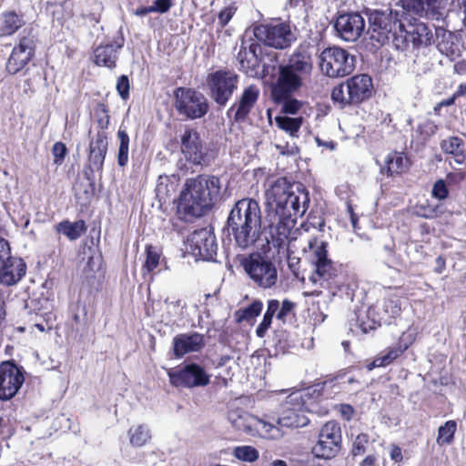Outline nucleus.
<instances>
[{"label": "nucleus", "instance_id": "1", "mask_svg": "<svg viewBox=\"0 0 466 466\" xmlns=\"http://www.w3.org/2000/svg\"><path fill=\"white\" fill-rule=\"evenodd\" d=\"M267 205L279 220L271 230L272 243L279 248V252L289 244L295 232L298 217L305 214L309 198L306 189L301 185L288 182L285 177H279L268 181L265 191Z\"/></svg>", "mask_w": 466, "mask_h": 466}, {"label": "nucleus", "instance_id": "2", "mask_svg": "<svg viewBox=\"0 0 466 466\" xmlns=\"http://www.w3.org/2000/svg\"><path fill=\"white\" fill-rule=\"evenodd\" d=\"M228 232L241 249L255 246L261 235V211L252 198L238 200L232 208L227 221Z\"/></svg>", "mask_w": 466, "mask_h": 466}, {"label": "nucleus", "instance_id": "3", "mask_svg": "<svg viewBox=\"0 0 466 466\" xmlns=\"http://www.w3.org/2000/svg\"><path fill=\"white\" fill-rule=\"evenodd\" d=\"M283 250L305 256L315 267L309 277V280L314 284L325 287V283L336 276L334 264L328 258L326 243L319 242L316 238L310 237L307 229L300 228L299 232H295V236Z\"/></svg>", "mask_w": 466, "mask_h": 466}, {"label": "nucleus", "instance_id": "4", "mask_svg": "<svg viewBox=\"0 0 466 466\" xmlns=\"http://www.w3.org/2000/svg\"><path fill=\"white\" fill-rule=\"evenodd\" d=\"M221 182L218 177L201 175L187 179L178 200V210L201 217L219 199Z\"/></svg>", "mask_w": 466, "mask_h": 466}, {"label": "nucleus", "instance_id": "5", "mask_svg": "<svg viewBox=\"0 0 466 466\" xmlns=\"http://www.w3.org/2000/svg\"><path fill=\"white\" fill-rule=\"evenodd\" d=\"M312 58L307 49L299 47L289 57L287 65L279 66V76L272 87L274 100L288 98L303 85V78L312 71Z\"/></svg>", "mask_w": 466, "mask_h": 466}, {"label": "nucleus", "instance_id": "6", "mask_svg": "<svg viewBox=\"0 0 466 466\" xmlns=\"http://www.w3.org/2000/svg\"><path fill=\"white\" fill-rule=\"evenodd\" d=\"M373 89L371 77L368 75H356L345 83L335 86L331 98L340 107L350 104H360L371 96Z\"/></svg>", "mask_w": 466, "mask_h": 466}, {"label": "nucleus", "instance_id": "7", "mask_svg": "<svg viewBox=\"0 0 466 466\" xmlns=\"http://www.w3.org/2000/svg\"><path fill=\"white\" fill-rule=\"evenodd\" d=\"M241 265L249 279L259 288L270 289L277 283V268L268 258L252 253L241 260Z\"/></svg>", "mask_w": 466, "mask_h": 466}, {"label": "nucleus", "instance_id": "8", "mask_svg": "<svg viewBox=\"0 0 466 466\" xmlns=\"http://www.w3.org/2000/svg\"><path fill=\"white\" fill-rule=\"evenodd\" d=\"M355 59L348 51L338 46L325 48L319 55V66L329 77H343L355 68Z\"/></svg>", "mask_w": 466, "mask_h": 466}, {"label": "nucleus", "instance_id": "9", "mask_svg": "<svg viewBox=\"0 0 466 466\" xmlns=\"http://www.w3.org/2000/svg\"><path fill=\"white\" fill-rule=\"evenodd\" d=\"M174 96L177 111L187 118H200L208 111L207 98L194 89L178 87L176 89Z\"/></svg>", "mask_w": 466, "mask_h": 466}, {"label": "nucleus", "instance_id": "10", "mask_svg": "<svg viewBox=\"0 0 466 466\" xmlns=\"http://www.w3.org/2000/svg\"><path fill=\"white\" fill-rule=\"evenodd\" d=\"M341 443V430L337 421L329 420L320 429L319 440L312 447V454L319 458L329 460L336 456Z\"/></svg>", "mask_w": 466, "mask_h": 466}, {"label": "nucleus", "instance_id": "11", "mask_svg": "<svg viewBox=\"0 0 466 466\" xmlns=\"http://www.w3.org/2000/svg\"><path fill=\"white\" fill-rule=\"evenodd\" d=\"M255 35L267 46L285 49L296 40L290 25L286 23L263 25L255 28Z\"/></svg>", "mask_w": 466, "mask_h": 466}, {"label": "nucleus", "instance_id": "12", "mask_svg": "<svg viewBox=\"0 0 466 466\" xmlns=\"http://www.w3.org/2000/svg\"><path fill=\"white\" fill-rule=\"evenodd\" d=\"M8 242L0 237V281L11 286L25 274V264L21 258L9 256Z\"/></svg>", "mask_w": 466, "mask_h": 466}, {"label": "nucleus", "instance_id": "13", "mask_svg": "<svg viewBox=\"0 0 466 466\" xmlns=\"http://www.w3.org/2000/svg\"><path fill=\"white\" fill-rule=\"evenodd\" d=\"M208 84L214 101L225 106L237 88L238 76L229 71H217L209 75Z\"/></svg>", "mask_w": 466, "mask_h": 466}, {"label": "nucleus", "instance_id": "14", "mask_svg": "<svg viewBox=\"0 0 466 466\" xmlns=\"http://www.w3.org/2000/svg\"><path fill=\"white\" fill-rule=\"evenodd\" d=\"M217 248L215 235L207 228L196 230L187 238V249L196 259H213Z\"/></svg>", "mask_w": 466, "mask_h": 466}, {"label": "nucleus", "instance_id": "15", "mask_svg": "<svg viewBox=\"0 0 466 466\" xmlns=\"http://www.w3.org/2000/svg\"><path fill=\"white\" fill-rule=\"evenodd\" d=\"M25 380L20 369L10 361L0 365V400L12 399L19 390Z\"/></svg>", "mask_w": 466, "mask_h": 466}, {"label": "nucleus", "instance_id": "16", "mask_svg": "<svg viewBox=\"0 0 466 466\" xmlns=\"http://www.w3.org/2000/svg\"><path fill=\"white\" fill-rule=\"evenodd\" d=\"M334 26L342 40L355 42L365 30V21L359 13H345L337 17Z\"/></svg>", "mask_w": 466, "mask_h": 466}, {"label": "nucleus", "instance_id": "17", "mask_svg": "<svg viewBox=\"0 0 466 466\" xmlns=\"http://www.w3.org/2000/svg\"><path fill=\"white\" fill-rule=\"evenodd\" d=\"M301 393L293 392L288 396L286 400V410L278 419L277 423L283 428L304 427L309 423V419L303 414Z\"/></svg>", "mask_w": 466, "mask_h": 466}, {"label": "nucleus", "instance_id": "18", "mask_svg": "<svg viewBox=\"0 0 466 466\" xmlns=\"http://www.w3.org/2000/svg\"><path fill=\"white\" fill-rule=\"evenodd\" d=\"M370 27L378 32L380 36L387 37V34H402L403 24L397 20V15L391 11L384 12L373 10L369 16Z\"/></svg>", "mask_w": 466, "mask_h": 466}, {"label": "nucleus", "instance_id": "19", "mask_svg": "<svg viewBox=\"0 0 466 466\" xmlns=\"http://www.w3.org/2000/svg\"><path fill=\"white\" fill-rule=\"evenodd\" d=\"M401 37L407 43H411L413 47L429 46L433 42L431 29L423 22L414 19L407 25H403L402 34H399L396 39Z\"/></svg>", "mask_w": 466, "mask_h": 466}, {"label": "nucleus", "instance_id": "20", "mask_svg": "<svg viewBox=\"0 0 466 466\" xmlns=\"http://www.w3.org/2000/svg\"><path fill=\"white\" fill-rule=\"evenodd\" d=\"M261 52L262 48L259 44L251 43L248 46L242 45L237 57L240 70L251 77L259 76L262 73Z\"/></svg>", "mask_w": 466, "mask_h": 466}, {"label": "nucleus", "instance_id": "21", "mask_svg": "<svg viewBox=\"0 0 466 466\" xmlns=\"http://www.w3.org/2000/svg\"><path fill=\"white\" fill-rule=\"evenodd\" d=\"M402 7L413 14L429 19L439 20L442 16L445 0H400Z\"/></svg>", "mask_w": 466, "mask_h": 466}, {"label": "nucleus", "instance_id": "22", "mask_svg": "<svg viewBox=\"0 0 466 466\" xmlns=\"http://www.w3.org/2000/svg\"><path fill=\"white\" fill-rule=\"evenodd\" d=\"M209 378L205 370L195 363L186 365L171 376L173 383L184 385L187 388L206 386L209 383Z\"/></svg>", "mask_w": 466, "mask_h": 466}, {"label": "nucleus", "instance_id": "23", "mask_svg": "<svg viewBox=\"0 0 466 466\" xmlns=\"http://www.w3.org/2000/svg\"><path fill=\"white\" fill-rule=\"evenodd\" d=\"M33 54L34 49L31 40L28 38L21 39L18 46L14 47L6 62V71L11 75L18 73L28 64Z\"/></svg>", "mask_w": 466, "mask_h": 466}, {"label": "nucleus", "instance_id": "24", "mask_svg": "<svg viewBox=\"0 0 466 466\" xmlns=\"http://www.w3.org/2000/svg\"><path fill=\"white\" fill-rule=\"evenodd\" d=\"M205 347L204 336L198 332L178 334L173 339V351L176 358L198 352Z\"/></svg>", "mask_w": 466, "mask_h": 466}, {"label": "nucleus", "instance_id": "25", "mask_svg": "<svg viewBox=\"0 0 466 466\" xmlns=\"http://www.w3.org/2000/svg\"><path fill=\"white\" fill-rule=\"evenodd\" d=\"M181 152L186 159L195 165L201 164L204 158L199 135L193 129L185 131L181 137Z\"/></svg>", "mask_w": 466, "mask_h": 466}, {"label": "nucleus", "instance_id": "26", "mask_svg": "<svg viewBox=\"0 0 466 466\" xmlns=\"http://www.w3.org/2000/svg\"><path fill=\"white\" fill-rule=\"evenodd\" d=\"M256 419V416L249 414L234 403L229 407L228 420L237 431H243L251 436Z\"/></svg>", "mask_w": 466, "mask_h": 466}, {"label": "nucleus", "instance_id": "27", "mask_svg": "<svg viewBox=\"0 0 466 466\" xmlns=\"http://www.w3.org/2000/svg\"><path fill=\"white\" fill-rule=\"evenodd\" d=\"M258 96L259 89L256 86L251 85L244 89L235 111L234 119L236 121L243 120L249 114Z\"/></svg>", "mask_w": 466, "mask_h": 466}, {"label": "nucleus", "instance_id": "28", "mask_svg": "<svg viewBox=\"0 0 466 466\" xmlns=\"http://www.w3.org/2000/svg\"><path fill=\"white\" fill-rule=\"evenodd\" d=\"M177 175H160L157 180L156 196L159 202H167L177 191L179 186Z\"/></svg>", "mask_w": 466, "mask_h": 466}, {"label": "nucleus", "instance_id": "29", "mask_svg": "<svg viewBox=\"0 0 466 466\" xmlns=\"http://www.w3.org/2000/svg\"><path fill=\"white\" fill-rule=\"evenodd\" d=\"M122 45H106L99 46L94 50V62L97 66H103L108 68L115 67L117 59L118 50Z\"/></svg>", "mask_w": 466, "mask_h": 466}, {"label": "nucleus", "instance_id": "30", "mask_svg": "<svg viewBox=\"0 0 466 466\" xmlns=\"http://www.w3.org/2000/svg\"><path fill=\"white\" fill-rule=\"evenodd\" d=\"M283 435V430L278 423L274 424L265 419H259L257 417L251 436H257L267 440H279Z\"/></svg>", "mask_w": 466, "mask_h": 466}, {"label": "nucleus", "instance_id": "31", "mask_svg": "<svg viewBox=\"0 0 466 466\" xmlns=\"http://www.w3.org/2000/svg\"><path fill=\"white\" fill-rule=\"evenodd\" d=\"M106 150L107 139L106 137L98 135L95 140L91 141L89 161L93 168L96 170L102 168Z\"/></svg>", "mask_w": 466, "mask_h": 466}, {"label": "nucleus", "instance_id": "32", "mask_svg": "<svg viewBox=\"0 0 466 466\" xmlns=\"http://www.w3.org/2000/svg\"><path fill=\"white\" fill-rule=\"evenodd\" d=\"M129 443L132 447L140 448L145 446L152 438L150 428L146 424H136L127 431Z\"/></svg>", "mask_w": 466, "mask_h": 466}, {"label": "nucleus", "instance_id": "33", "mask_svg": "<svg viewBox=\"0 0 466 466\" xmlns=\"http://www.w3.org/2000/svg\"><path fill=\"white\" fill-rule=\"evenodd\" d=\"M409 166V159L401 153H390L386 158L387 170L390 176L406 172Z\"/></svg>", "mask_w": 466, "mask_h": 466}, {"label": "nucleus", "instance_id": "34", "mask_svg": "<svg viewBox=\"0 0 466 466\" xmlns=\"http://www.w3.org/2000/svg\"><path fill=\"white\" fill-rule=\"evenodd\" d=\"M56 229L58 232L64 234L68 239L76 240L85 232L86 226L83 220L76 222L63 221L57 225Z\"/></svg>", "mask_w": 466, "mask_h": 466}, {"label": "nucleus", "instance_id": "35", "mask_svg": "<svg viewBox=\"0 0 466 466\" xmlns=\"http://www.w3.org/2000/svg\"><path fill=\"white\" fill-rule=\"evenodd\" d=\"M302 121V116L290 117L288 116H279L275 117V123L278 127L288 133L290 137H297L301 127Z\"/></svg>", "mask_w": 466, "mask_h": 466}, {"label": "nucleus", "instance_id": "36", "mask_svg": "<svg viewBox=\"0 0 466 466\" xmlns=\"http://www.w3.org/2000/svg\"><path fill=\"white\" fill-rule=\"evenodd\" d=\"M263 309V303L259 299H255L247 307L241 308L235 312L237 322L250 321L255 319Z\"/></svg>", "mask_w": 466, "mask_h": 466}, {"label": "nucleus", "instance_id": "37", "mask_svg": "<svg viewBox=\"0 0 466 466\" xmlns=\"http://www.w3.org/2000/svg\"><path fill=\"white\" fill-rule=\"evenodd\" d=\"M406 349H407V346H405L404 348H401V346H396V347L389 349L384 354L377 357L370 364H369L368 370H371L374 368L385 367V366L390 365Z\"/></svg>", "mask_w": 466, "mask_h": 466}, {"label": "nucleus", "instance_id": "38", "mask_svg": "<svg viewBox=\"0 0 466 466\" xmlns=\"http://www.w3.org/2000/svg\"><path fill=\"white\" fill-rule=\"evenodd\" d=\"M22 26V20L15 12H7L2 15L0 30L3 35H10Z\"/></svg>", "mask_w": 466, "mask_h": 466}, {"label": "nucleus", "instance_id": "39", "mask_svg": "<svg viewBox=\"0 0 466 466\" xmlns=\"http://www.w3.org/2000/svg\"><path fill=\"white\" fill-rule=\"evenodd\" d=\"M161 256L162 254L158 248L147 245L146 247V260L143 265V274H145V272L150 273L154 271L160 264Z\"/></svg>", "mask_w": 466, "mask_h": 466}, {"label": "nucleus", "instance_id": "40", "mask_svg": "<svg viewBox=\"0 0 466 466\" xmlns=\"http://www.w3.org/2000/svg\"><path fill=\"white\" fill-rule=\"evenodd\" d=\"M117 137L119 139L117 163L120 167H125L128 161L129 137L126 130L120 128L117 132Z\"/></svg>", "mask_w": 466, "mask_h": 466}, {"label": "nucleus", "instance_id": "41", "mask_svg": "<svg viewBox=\"0 0 466 466\" xmlns=\"http://www.w3.org/2000/svg\"><path fill=\"white\" fill-rule=\"evenodd\" d=\"M456 429L457 424L454 420H448L444 425L441 426L438 431V444L446 445L451 443Z\"/></svg>", "mask_w": 466, "mask_h": 466}, {"label": "nucleus", "instance_id": "42", "mask_svg": "<svg viewBox=\"0 0 466 466\" xmlns=\"http://www.w3.org/2000/svg\"><path fill=\"white\" fill-rule=\"evenodd\" d=\"M102 265V256L99 252L89 248V253L86 257V261L83 268V271L87 277L98 271Z\"/></svg>", "mask_w": 466, "mask_h": 466}, {"label": "nucleus", "instance_id": "43", "mask_svg": "<svg viewBox=\"0 0 466 466\" xmlns=\"http://www.w3.org/2000/svg\"><path fill=\"white\" fill-rule=\"evenodd\" d=\"M233 454L237 459L248 462H253L258 458V451L248 445L235 448Z\"/></svg>", "mask_w": 466, "mask_h": 466}, {"label": "nucleus", "instance_id": "44", "mask_svg": "<svg viewBox=\"0 0 466 466\" xmlns=\"http://www.w3.org/2000/svg\"><path fill=\"white\" fill-rule=\"evenodd\" d=\"M463 148V142L457 137H450L441 143V149L445 154L453 155Z\"/></svg>", "mask_w": 466, "mask_h": 466}, {"label": "nucleus", "instance_id": "45", "mask_svg": "<svg viewBox=\"0 0 466 466\" xmlns=\"http://www.w3.org/2000/svg\"><path fill=\"white\" fill-rule=\"evenodd\" d=\"M449 185L444 179H438L432 187L431 196L438 200H445L449 197Z\"/></svg>", "mask_w": 466, "mask_h": 466}, {"label": "nucleus", "instance_id": "46", "mask_svg": "<svg viewBox=\"0 0 466 466\" xmlns=\"http://www.w3.org/2000/svg\"><path fill=\"white\" fill-rule=\"evenodd\" d=\"M369 443V436L365 433L359 434L352 445L351 454L353 456H360L365 453L366 446Z\"/></svg>", "mask_w": 466, "mask_h": 466}, {"label": "nucleus", "instance_id": "47", "mask_svg": "<svg viewBox=\"0 0 466 466\" xmlns=\"http://www.w3.org/2000/svg\"><path fill=\"white\" fill-rule=\"evenodd\" d=\"M294 308L295 304L289 299H284L281 303L279 301V309L276 313V318L279 320L285 322L288 315L294 309Z\"/></svg>", "mask_w": 466, "mask_h": 466}, {"label": "nucleus", "instance_id": "48", "mask_svg": "<svg viewBox=\"0 0 466 466\" xmlns=\"http://www.w3.org/2000/svg\"><path fill=\"white\" fill-rule=\"evenodd\" d=\"M437 130L438 126L430 119L423 121L418 127V131L420 133L424 139L433 136Z\"/></svg>", "mask_w": 466, "mask_h": 466}, {"label": "nucleus", "instance_id": "49", "mask_svg": "<svg viewBox=\"0 0 466 466\" xmlns=\"http://www.w3.org/2000/svg\"><path fill=\"white\" fill-rule=\"evenodd\" d=\"M66 147L62 142H56L52 147V154L54 157V163L56 165H61L66 155Z\"/></svg>", "mask_w": 466, "mask_h": 466}, {"label": "nucleus", "instance_id": "50", "mask_svg": "<svg viewBox=\"0 0 466 466\" xmlns=\"http://www.w3.org/2000/svg\"><path fill=\"white\" fill-rule=\"evenodd\" d=\"M466 179V171L459 170L456 172H450L446 175L445 181L449 186H457Z\"/></svg>", "mask_w": 466, "mask_h": 466}, {"label": "nucleus", "instance_id": "51", "mask_svg": "<svg viewBox=\"0 0 466 466\" xmlns=\"http://www.w3.org/2000/svg\"><path fill=\"white\" fill-rule=\"evenodd\" d=\"M116 90L123 99H127L129 96V81L126 76H121L117 79Z\"/></svg>", "mask_w": 466, "mask_h": 466}, {"label": "nucleus", "instance_id": "52", "mask_svg": "<svg viewBox=\"0 0 466 466\" xmlns=\"http://www.w3.org/2000/svg\"><path fill=\"white\" fill-rule=\"evenodd\" d=\"M165 303L169 315L172 317H179L182 315L183 307L181 305V300L177 299L169 301L168 299H166Z\"/></svg>", "mask_w": 466, "mask_h": 466}, {"label": "nucleus", "instance_id": "53", "mask_svg": "<svg viewBox=\"0 0 466 466\" xmlns=\"http://www.w3.org/2000/svg\"><path fill=\"white\" fill-rule=\"evenodd\" d=\"M384 310L389 313L391 317H395L399 315L400 312V307L399 304V299L396 298L389 299L384 303Z\"/></svg>", "mask_w": 466, "mask_h": 466}, {"label": "nucleus", "instance_id": "54", "mask_svg": "<svg viewBox=\"0 0 466 466\" xmlns=\"http://www.w3.org/2000/svg\"><path fill=\"white\" fill-rule=\"evenodd\" d=\"M235 14V8L233 7H226L222 9L218 14V22L221 27L227 25V24L231 20Z\"/></svg>", "mask_w": 466, "mask_h": 466}, {"label": "nucleus", "instance_id": "55", "mask_svg": "<svg viewBox=\"0 0 466 466\" xmlns=\"http://www.w3.org/2000/svg\"><path fill=\"white\" fill-rule=\"evenodd\" d=\"M302 104L297 99H287L283 105V112L287 114H296L300 109Z\"/></svg>", "mask_w": 466, "mask_h": 466}, {"label": "nucleus", "instance_id": "56", "mask_svg": "<svg viewBox=\"0 0 466 466\" xmlns=\"http://www.w3.org/2000/svg\"><path fill=\"white\" fill-rule=\"evenodd\" d=\"M172 6L171 0H156L154 1L151 8L153 9V13H166Z\"/></svg>", "mask_w": 466, "mask_h": 466}, {"label": "nucleus", "instance_id": "57", "mask_svg": "<svg viewBox=\"0 0 466 466\" xmlns=\"http://www.w3.org/2000/svg\"><path fill=\"white\" fill-rule=\"evenodd\" d=\"M288 264L293 273L298 276L299 274V263L300 261V255L292 252H287Z\"/></svg>", "mask_w": 466, "mask_h": 466}, {"label": "nucleus", "instance_id": "58", "mask_svg": "<svg viewBox=\"0 0 466 466\" xmlns=\"http://www.w3.org/2000/svg\"><path fill=\"white\" fill-rule=\"evenodd\" d=\"M278 309H279V300L270 299L268 301L267 310L263 317L265 319H269L272 320L273 317L276 316Z\"/></svg>", "mask_w": 466, "mask_h": 466}, {"label": "nucleus", "instance_id": "59", "mask_svg": "<svg viewBox=\"0 0 466 466\" xmlns=\"http://www.w3.org/2000/svg\"><path fill=\"white\" fill-rule=\"evenodd\" d=\"M278 309H279V300L270 299L268 301L267 310L263 317L265 319H269L272 320L273 317L276 316Z\"/></svg>", "mask_w": 466, "mask_h": 466}, {"label": "nucleus", "instance_id": "60", "mask_svg": "<svg viewBox=\"0 0 466 466\" xmlns=\"http://www.w3.org/2000/svg\"><path fill=\"white\" fill-rule=\"evenodd\" d=\"M272 324V320L269 319H265L263 317L262 321L259 323V325L256 329V334L258 338H264L267 334L268 329L270 328Z\"/></svg>", "mask_w": 466, "mask_h": 466}, {"label": "nucleus", "instance_id": "61", "mask_svg": "<svg viewBox=\"0 0 466 466\" xmlns=\"http://www.w3.org/2000/svg\"><path fill=\"white\" fill-rule=\"evenodd\" d=\"M453 156V161L457 165H466V154L462 149H461L459 152H456Z\"/></svg>", "mask_w": 466, "mask_h": 466}, {"label": "nucleus", "instance_id": "62", "mask_svg": "<svg viewBox=\"0 0 466 466\" xmlns=\"http://www.w3.org/2000/svg\"><path fill=\"white\" fill-rule=\"evenodd\" d=\"M390 458L396 462H400L402 461V452L401 449L399 446H393L390 451Z\"/></svg>", "mask_w": 466, "mask_h": 466}, {"label": "nucleus", "instance_id": "63", "mask_svg": "<svg viewBox=\"0 0 466 466\" xmlns=\"http://www.w3.org/2000/svg\"><path fill=\"white\" fill-rule=\"evenodd\" d=\"M454 97H450L446 100H442L434 106V111L437 113L442 106H449L454 104Z\"/></svg>", "mask_w": 466, "mask_h": 466}, {"label": "nucleus", "instance_id": "64", "mask_svg": "<svg viewBox=\"0 0 466 466\" xmlns=\"http://www.w3.org/2000/svg\"><path fill=\"white\" fill-rule=\"evenodd\" d=\"M341 413H342V416L346 419V420H350L352 414H353V409L351 406L350 405H342L341 406Z\"/></svg>", "mask_w": 466, "mask_h": 466}]
</instances>
